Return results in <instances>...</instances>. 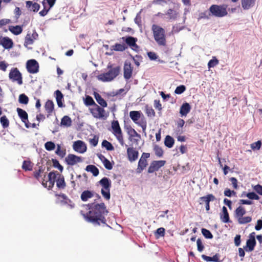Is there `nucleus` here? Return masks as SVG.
I'll list each match as a JSON object with an SVG mask.
<instances>
[{"label": "nucleus", "instance_id": "obj_1", "mask_svg": "<svg viewBox=\"0 0 262 262\" xmlns=\"http://www.w3.org/2000/svg\"><path fill=\"white\" fill-rule=\"evenodd\" d=\"M88 206L89 211L86 213H81L86 221L94 226L107 225L105 216L108 212L104 203L89 204Z\"/></svg>", "mask_w": 262, "mask_h": 262}, {"label": "nucleus", "instance_id": "obj_2", "mask_svg": "<svg viewBox=\"0 0 262 262\" xmlns=\"http://www.w3.org/2000/svg\"><path fill=\"white\" fill-rule=\"evenodd\" d=\"M151 31L156 43L159 46H166V36L165 30L157 24H153L151 26Z\"/></svg>", "mask_w": 262, "mask_h": 262}, {"label": "nucleus", "instance_id": "obj_3", "mask_svg": "<svg viewBox=\"0 0 262 262\" xmlns=\"http://www.w3.org/2000/svg\"><path fill=\"white\" fill-rule=\"evenodd\" d=\"M107 69H109L108 72L100 74L97 76L98 80L103 82L111 81L119 75L120 71L119 66L113 67L112 65H108Z\"/></svg>", "mask_w": 262, "mask_h": 262}, {"label": "nucleus", "instance_id": "obj_4", "mask_svg": "<svg viewBox=\"0 0 262 262\" xmlns=\"http://www.w3.org/2000/svg\"><path fill=\"white\" fill-rule=\"evenodd\" d=\"M129 117L134 123L142 127L143 132H145L147 127V121L140 111H130Z\"/></svg>", "mask_w": 262, "mask_h": 262}, {"label": "nucleus", "instance_id": "obj_5", "mask_svg": "<svg viewBox=\"0 0 262 262\" xmlns=\"http://www.w3.org/2000/svg\"><path fill=\"white\" fill-rule=\"evenodd\" d=\"M246 213V209L242 206H238L234 211V216L236 219L238 223L244 225L250 223L252 221V217L250 216H244Z\"/></svg>", "mask_w": 262, "mask_h": 262}, {"label": "nucleus", "instance_id": "obj_6", "mask_svg": "<svg viewBox=\"0 0 262 262\" xmlns=\"http://www.w3.org/2000/svg\"><path fill=\"white\" fill-rule=\"evenodd\" d=\"M228 5L226 4L217 5H212L209 8V11L212 16L217 17H223L228 14Z\"/></svg>", "mask_w": 262, "mask_h": 262}, {"label": "nucleus", "instance_id": "obj_7", "mask_svg": "<svg viewBox=\"0 0 262 262\" xmlns=\"http://www.w3.org/2000/svg\"><path fill=\"white\" fill-rule=\"evenodd\" d=\"M111 126L113 130V134L116 137L119 142L123 145L124 144L123 134L118 121L117 120L113 121L112 122Z\"/></svg>", "mask_w": 262, "mask_h": 262}, {"label": "nucleus", "instance_id": "obj_8", "mask_svg": "<svg viewBox=\"0 0 262 262\" xmlns=\"http://www.w3.org/2000/svg\"><path fill=\"white\" fill-rule=\"evenodd\" d=\"M56 171H51L48 174V181H45L44 179H42L41 184L45 188H48V189H51L55 184L56 179H57V173H56Z\"/></svg>", "mask_w": 262, "mask_h": 262}, {"label": "nucleus", "instance_id": "obj_9", "mask_svg": "<svg viewBox=\"0 0 262 262\" xmlns=\"http://www.w3.org/2000/svg\"><path fill=\"white\" fill-rule=\"evenodd\" d=\"M9 77L13 82H16L19 85L23 84L22 75L16 68L11 69L9 74Z\"/></svg>", "mask_w": 262, "mask_h": 262}, {"label": "nucleus", "instance_id": "obj_10", "mask_svg": "<svg viewBox=\"0 0 262 262\" xmlns=\"http://www.w3.org/2000/svg\"><path fill=\"white\" fill-rule=\"evenodd\" d=\"M90 111L95 118H103L106 117L105 111L104 108L99 106L97 104H95L94 106L90 108Z\"/></svg>", "mask_w": 262, "mask_h": 262}, {"label": "nucleus", "instance_id": "obj_11", "mask_svg": "<svg viewBox=\"0 0 262 262\" xmlns=\"http://www.w3.org/2000/svg\"><path fill=\"white\" fill-rule=\"evenodd\" d=\"M26 68L29 73L35 74L39 71L38 63L35 59H30L27 61Z\"/></svg>", "mask_w": 262, "mask_h": 262}, {"label": "nucleus", "instance_id": "obj_12", "mask_svg": "<svg viewBox=\"0 0 262 262\" xmlns=\"http://www.w3.org/2000/svg\"><path fill=\"white\" fill-rule=\"evenodd\" d=\"M216 200V198L212 194H208L205 196L200 198V204H202L204 203L205 204V208L206 211L210 210V202L214 201Z\"/></svg>", "mask_w": 262, "mask_h": 262}, {"label": "nucleus", "instance_id": "obj_13", "mask_svg": "<svg viewBox=\"0 0 262 262\" xmlns=\"http://www.w3.org/2000/svg\"><path fill=\"white\" fill-rule=\"evenodd\" d=\"M166 161L165 160L154 161H152L148 169V173H153L158 171L161 167H163Z\"/></svg>", "mask_w": 262, "mask_h": 262}, {"label": "nucleus", "instance_id": "obj_14", "mask_svg": "<svg viewBox=\"0 0 262 262\" xmlns=\"http://www.w3.org/2000/svg\"><path fill=\"white\" fill-rule=\"evenodd\" d=\"M0 45L5 49L9 50L13 48L14 43L9 37L0 35Z\"/></svg>", "mask_w": 262, "mask_h": 262}, {"label": "nucleus", "instance_id": "obj_15", "mask_svg": "<svg viewBox=\"0 0 262 262\" xmlns=\"http://www.w3.org/2000/svg\"><path fill=\"white\" fill-rule=\"evenodd\" d=\"M121 39L125 42V43L135 51H137L139 46L137 45L136 42L138 39L136 37L133 36L122 37Z\"/></svg>", "mask_w": 262, "mask_h": 262}, {"label": "nucleus", "instance_id": "obj_16", "mask_svg": "<svg viewBox=\"0 0 262 262\" xmlns=\"http://www.w3.org/2000/svg\"><path fill=\"white\" fill-rule=\"evenodd\" d=\"M38 37V34L35 31L28 32L25 37L24 46L27 47L33 43L35 40H36Z\"/></svg>", "mask_w": 262, "mask_h": 262}, {"label": "nucleus", "instance_id": "obj_17", "mask_svg": "<svg viewBox=\"0 0 262 262\" xmlns=\"http://www.w3.org/2000/svg\"><path fill=\"white\" fill-rule=\"evenodd\" d=\"M255 232H252L249 235V238L246 242V250L247 251H252L256 244V242L255 238Z\"/></svg>", "mask_w": 262, "mask_h": 262}, {"label": "nucleus", "instance_id": "obj_18", "mask_svg": "<svg viewBox=\"0 0 262 262\" xmlns=\"http://www.w3.org/2000/svg\"><path fill=\"white\" fill-rule=\"evenodd\" d=\"M65 161L68 165H74L78 163L81 162L82 160L80 157L73 154H69L66 158Z\"/></svg>", "mask_w": 262, "mask_h": 262}, {"label": "nucleus", "instance_id": "obj_19", "mask_svg": "<svg viewBox=\"0 0 262 262\" xmlns=\"http://www.w3.org/2000/svg\"><path fill=\"white\" fill-rule=\"evenodd\" d=\"M127 155L128 160L133 162L138 159L139 152L133 147H128L127 149Z\"/></svg>", "mask_w": 262, "mask_h": 262}, {"label": "nucleus", "instance_id": "obj_20", "mask_svg": "<svg viewBox=\"0 0 262 262\" xmlns=\"http://www.w3.org/2000/svg\"><path fill=\"white\" fill-rule=\"evenodd\" d=\"M73 149L80 153H83L86 150V146L83 141L78 140L74 143Z\"/></svg>", "mask_w": 262, "mask_h": 262}, {"label": "nucleus", "instance_id": "obj_21", "mask_svg": "<svg viewBox=\"0 0 262 262\" xmlns=\"http://www.w3.org/2000/svg\"><path fill=\"white\" fill-rule=\"evenodd\" d=\"M133 68L130 63H125L124 66V77L126 80L130 79L132 76Z\"/></svg>", "mask_w": 262, "mask_h": 262}, {"label": "nucleus", "instance_id": "obj_22", "mask_svg": "<svg viewBox=\"0 0 262 262\" xmlns=\"http://www.w3.org/2000/svg\"><path fill=\"white\" fill-rule=\"evenodd\" d=\"M220 219L221 221L224 223L231 222L230 220L229 214L227 209L225 206L222 208V211L220 214Z\"/></svg>", "mask_w": 262, "mask_h": 262}, {"label": "nucleus", "instance_id": "obj_23", "mask_svg": "<svg viewBox=\"0 0 262 262\" xmlns=\"http://www.w3.org/2000/svg\"><path fill=\"white\" fill-rule=\"evenodd\" d=\"M57 179L56 181V186L59 189H64L66 187V183L63 176L57 173Z\"/></svg>", "mask_w": 262, "mask_h": 262}, {"label": "nucleus", "instance_id": "obj_24", "mask_svg": "<svg viewBox=\"0 0 262 262\" xmlns=\"http://www.w3.org/2000/svg\"><path fill=\"white\" fill-rule=\"evenodd\" d=\"M191 106L187 103L185 102L183 103L180 109V114L181 116H186L190 111Z\"/></svg>", "mask_w": 262, "mask_h": 262}, {"label": "nucleus", "instance_id": "obj_25", "mask_svg": "<svg viewBox=\"0 0 262 262\" xmlns=\"http://www.w3.org/2000/svg\"><path fill=\"white\" fill-rule=\"evenodd\" d=\"M26 7L31 11L37 12L39 8L40 5L37 3H33L32 1H27L26 2Z\"/></svg>", "mask_w": 262, "mask_h": 262}, {"label": "nucleus", "instance_id": "obj_26", "mask_svg": "<svg viewBox=\"0 0 262 262\" xmlns=\"http://www.w3.org/2000/svg\"><path fill=\"white\" fill-rule=\"evenodd\" d=\"M95 192L90 190L83 191L80 195L81 200L83 202L87 201L89 199L92 198L94 196Z\"/></svg>", "mask_w": 262, "mask_h": 262}, {"label": "nucleus", "instance_id": "obj_27", "mask_svg": "<svg viewBox=\"0 0 262 262\" xmlns=\"http://www.w3.org/2000/svg\"><path fill=\"white\" fill-rule=\"evenodd\" d=\"M256 0H241L242 7L244 10H248L253 7Z\"/></svg>", "mask_w": 262, "mask_h": 262}, {"label": "nucleus", "instance_id": "obj_28", "mask_svg": "<svg viewBox=\"0 0 262 262\" xmlns=\"http://www.w3.org/2000/svg\"><path fill=\"white\" fill-rule=\"evenodd\" d=\"M165 15L167 16V18L168 20H176L177 19L178 15L179 12L176 10H174L172 9H169L166 12Z\"/></svg>", "mask_w": 262, "mask_h": 262}, {"label": "nucleus", "instance_id": "obj_29", "mask_svg": "<svg viewBox=\"0 0 262 262\" xmlns=\"http://www.w3.org/2000/svg\"><path fill=\"white\" fill-rule=\"evenodd\" d=\"M185 121L182 119L180 118L177 121L176 125L177 126V128L175 131V133L177 135L183 133L182 127H183Z\"/></svg>", "mask_w": 262, "mask_h": 262}, {"label": "nucleus", "instance_id": "obj_30", "mask_svg": "<svg viewBox=\"0 0 262 262\" xmlns=\"http://www.w3.org/2000/svg\"><path fill=\"white\" fill-rule=\"evenodd\" d=\"M16 111L22 122H25V121H27V120L28 119V115L25 111L20 108H17Z\"/></svg>", "mask_w": 262, "mask_h": 262}, {"label": "nucleus", "instance_id": "obj_31", "mask_svg": "<svg viewBox=\"0 0 262 262\" xmlns=\"http://www.w3.org/2000/svg\"><path fill=\"white\" fill-rule=\"evenodd\" d=\"M147 165V160H145L143 159H140L138 164V167L137 168V173H141L143 169L146 167Z\"/></svg>", "mask_w": 262, "mask_h": 262}, {"label": "nucleus", "instance_id": "obj_32", "mask_svg": "<svg viewBox=\"0 0 262 262\" xmlns=\"http://www.w3.org/2000/svg\"><path fill=\"white\" fill-rule=\"evenodd\" d=\"M94 97L97 102L100 104L102 107H106L107 106L106 101L98 93H95Z\"/></svg>", "mask_w": 262, "mask_h": 262}, {"label": "nucleus", "instance_id": "obj_33", "mask_svg": "<svg viewBox=\"0 0 262 262\" xmlns=\"http://www.w3.org/2000/svg\"><path fill=\"white\" fill-rule=\"evenodd\" d=\"M202 258L206 261L221 262L219 259V254H216L212 257L208 256L205 255H202Z\"/></svg>", "mask_w": 262, "mask_h": 262}, {"label": "nucleus", "instance_id": "obj_34", "mask_svg": "<svg viewBox=\"0 0 262 262\" xmlns=\"http://www.w3.org/2000/svg\"><path fill=\"white\" fill-rule=\"evenodd\" d=\"M99 183L103 187L102 189H110L111 187V182L109 179L106 177L103 178L99 181Z\"/></svg>", "mask_w": 262, "mask_h": 262}, {"label": "nucleus", "instance_id": "obj_35", "mask_svg": "<svg viewBox=\"0 0 262 262\" xmlns=\"http://www.w3.org/2000/svg\"><path fill=\"white\" fill-rule=\"evenodd\" d=\"M85 170L88 172H91L95 177L99 174V171L97 167L93 165H89L85 168Z\"/></svg>", "mask_w": 262, "mask_h": 262}, {"label": "nucleus", "instance_id": "obj_36", "mask_svg": "<svg viewBox=\"0 0 262 262\" xmlns=\"http://www.w3.org/2000/svg\"><path fill=\"white\" fill-rule=\"evenodd\" d=\"M54 103L52 100H48L45 103V108L46 112L50 115L54 110Z\"/></svg>", "mask_w": 262, "mask_h": 262}, {"label": "nucleus", "instance_id": "obj_37", "mask_svg": "<svg viewBox=\"0 0 262 262\" xmlns=\"http://www.w3.org/2000/svg\"><path fill=\"white\" fill-rule=\"evenodd\" d=\"M55 93L56 95V99L58 106L60 107H62L63 104L62 102V99L63 98V96L62 93L59 90H57L55 91Z\"/></svg>", "mask_w": 262, "mask_h": 262}, {"label": "nucleus", "instance_id": "obj_38", "mask_svg": "<svg viewBox=\"0 0 262 262\" xmlns=\"http://www.w3.org/2000/svg\"><path fill=\"white\" fill-rule=\"evenodd\" d=\"M127 48L124 44L115 43L112 46V49L116 51H124Z\"/></svg>", "mask_w": 262, "mask_h": 262}, {"label": "nucleus", "instance_id": "obj_39", "mask_svg": "<svg viewBox=\"0 0 262 262\" xmlns=\"http://www.w3.org/2000/svg\"><path fill=\"white\" fill-rule=\"evenodd\" d=\"M127 134L131 137H139L140 138V135L130 126H128L126 127Z\"/></svg>", "mask_w": 262, "mask_h": 262}, {"label": "nucleus", "instance_id": "obj_40", "mask_svg": "<svg viewBox=\"0 0 262 262\" xmlns=\"http://www.w3.org/2000/svg\"><path fill=\"white\" fill-rule=\"evenodd\" d=\"M61 125L66 127H69L72 125V120L68 116H64L61 120Z\"/></svg>", "mask_w": 262, "mask_h": 262}, {"label": "nucleus", "instance_id": "obj_41", "mask_svg": "<svg viewBox=\"0 0 262 262\" xmlns=\"http://www.w3.org/2000/svg\"><path fill=\"white\" fill-rule=\"evenodd\" d=\"M174 140L173 138L168 135L166 136L164 140V144L166 147L168 148L172 147L174 144Z\"/></svg>", "mask_w": 262, "mask_h": 262}, {"label": "nucleus", "instance_id": "obj_42", "mask_svg": "<svg viewBox=\"0 0 262 262\" xmlns=\"http://www.w3.org/2000/svg\"><path fill=\"white\" fill-rule=\"evenodd\" d=\"M9 30L14 35H17L22 32L23 29L20 26H16L10 28Z\"/></svg>", "mask_w": 262, "mask_h": 262}, {"label": "nucleus", "instance_id": "obj_43", "mask_svg": "<svg viewBox=\"0 0 262 262\" xmlns=\"http://www.w3.org/2000/svg\"><path fill=\"white\" fill-rule=\"evenodd\" d=\"M32 164L30 161L25 160L23 162L22 168L25 171H30L32 169Z\"/></svg>", "mask_w": 262, "mask_h": 262}, {"label": "nucleus", "instance_id": "obj_44", "mask_svg": "<svg viewBox=\"0 0 262 262\" xmlns=\"http://www.w3.org/2000/svg\"><path fill=\"white\" fill-rule=\"evenodd\" d=\"M145 112L147 116L149 117H154L156 115L155 112L151 106L148 105L145 106Z\"/></svg>", "mask_w": 262, "mask_h": 262}, {"label": "nucleus", "instance_id": "obj_45", "mask_svg": "<svg viewBox=\"0 0 262 262\" xmlns=\"http://www.w3.org/2000/svg\"><path fill=\"white\" fill-rule=\"evenodd\" d=\"M0 122L4 128H6L9 126V121L5 115L1 117Z\"/></svg>", "mask_w": 262, "mask_h": 262}, {"label": "nucleus", "instance_id": "obj_46", "mask_svg": "<svg viewBox=\"0 0 262 262\" xmlns=\"http://www.w3.org/2000/svg\"><path fill=\"white\" fill-rule=\"evenodd\" d=\"M18 101L21 104H27L29 102V98L25 94H21L19 96Z\"/></svg>", "mask_w": 262, "mask_h": 262}, {"label": "nucleus", "instance_id": "obj_47", "mask_svg": "<svg viewBox=\"0 0 262 262\" xmlns=\"http://www.w3.org/2000/svg\"><path fill=\"white\" fill-rule=\"evenodd\" d=\"M102 146L105 147L106 149L108 151H112L114 149V147L113 145L106 140L102 141Z\"/></svg>", "mask_w": 262, "mask_h": 262}, {"label": "nucleus", "instance_id": "obj_48", "mask_svg": "<svg viewBox=\"0 0 262 262\" xmlns=\"http://www.w3.org/2000/svg\"><path fill=\"white\" fill-rule=\"evenodd\" d=\"M55 154L60 157H61V158H62L65 156L66 154V149H61L60 145L57 144V149L55 151Z\"/></svg>", "mask_w": 262, "mask_h": 262}, {"label": "nucleus", "instance_id": "obj_49", "mask_svg": "<svg viewBox=\"0 0 262 262\" xmlns=\"http://www.w3.org/2000/svg\"><path fill=\"white\" fill-rule=\"evenodd\" d=\"M165 230L163 227L158 228L155 233V235L157 238L160 237H164L165 235Z\"/></svg>", "mask_w": 262, "mask_h": 262}, {"label": "nucleus", "instance_id": "obj_50", "mask_svg": "<svg viewBox=\"0 0 262 262\" xmlns=\"http://www.w3.org/2000/svg\"><path fill=\"white\" fill-rule=\"evenodd\" d=\"M84 104L86 106H94L96 104L93 98L90 96H86L84 99Z\"/></svg>", "mask_w": 262, "mask_h": 262}, {"label": "nucleus", "instance_id": "obj_51", "mask_svg": "<svg viewBox=\"0 0 262 262\" xmlns=\"http://www.w3.org/2000/svg\"><path fill=\"white\" fill-rule=\"evenodd\" d=\"M154 150L156 155L158 157H161L163 155V151L161 147L157 145H155L154 147Z\"/></svg>", "mask_w": 262, "mask_h": 262}, {"label": "nucleus", "instance_id": "obj_52", "mask_svg": "<svg viewBox=\"0 0 262 262\" xmlns=\"http://www.w3.org/2000/svg\"><path fill=\"white\" fill-rule=\"evenodd\" d=\"M42 4L43 6V9L39 12V14L41 16H45L48 14V12L50 10V8H47L46 3L45 1L42 2Z\"/></svg>", "mask_w": 262, "mask_h": 262}, {"label": "nucleus", "instance_id": "obj_53", "mask_svg": "<svg viewBox=\"0 0 262 262\" xmlns=\"http://www.w3.org/2000/svg\"><path fill=\"white\" fill-rule=\"evenodd\" d=\"M102 196L106 200H109L111 198L110 189H101V190Z\"/></svg>", "mask_w": 262, "mask_h": 262}, {"label": "nucleus", "instance_id": "obj_54", "mask_svg": "<svg viewBox=\"0 0 262 262\" xmlns=\"http://www.w3.org/2000/svg\"><path fill=\"white\" fill-rule=\"evenodd\" d=\"M45 147L46 150L51 151L55 148V144L52 141H48L45 143Z\"/></svg>", "mask_w": 262, "mask_h": 262}, {"label": "nucleus", "instance_id": "obj_55", "mask_svg": "<svg viewBox=\"0 0 262 262\" xmlns=\"http://www.w3.org/2000/svg\"><path fill=\"white\" fill-rule=\"evenodd\" d=\"M219 63V60H217L215 57H213L208 63V68H213L217 65Z\"/></svg>", "mask_w": 262, "mask_h": 262}, {"label": "nucleus", "instance_id": "obj_56", "mask_svg": "<svg viewBox=\"0 0 262 262\" xmlns=\"http://www.w3.org/2000/svg\"><path fill=\"white\" fill-rule=\"evenodd\" d=\"M202 233L206 238L211 239L213 238V235L211 232L206 229L202 228Z\"/></svg>", "mask_w": 262, "mask_h": 262}, {"label": "nucleus", "instance_id": "obj_57", "mask_svg": "<svg viewBox=\"0 0 262 262\" xmlns=\"http://www.w3.org/2000/svg\"><path fill=\"white\" fill-rule=\"evenodd\" d=\"M43 171V170L42 168L39 167V168L37 170H35L33 172V176L38 181H40V178L41 177V173H42Z\"/></svg>", "mask_w": 262, "mask_h": 262}, {"label": "nucleus", "instance_id": "obj_58", "mask_svg": "<svg viewBox=\"0 0 262 262\" xmlns=\"http://www.w3.org/2000/svg\"><path fill=\"white\" fill-rule=\"evenodd\" d=\"M261 145V142L259 140L257 142L252 143L250 146L251 148L253 150H259L260 148Z\"/></svg>", "mask_w": 262, "mask_h": 262}, {"label": "nucleus", "instance_id": "obj_59", "mask_svg": "<svg viewBox=\"0 0 262 262\" xmlns=\"http://www.w3.org/2000/svg\"><path fill=\"white\" fill-rule=\"evenodd\" d=\"M52 162L53 166L54 167L58 168L60 171V172L62 171L63 167L61 165H60V164L59 163V161L57 160L53 159Z\"/></svg>", "mask_w": 262, "mask_h": 262}, {"label": "nucleus", "instance_id": "obj_60", "mask_svg": "<svg viewBox=\"0 0 262 262\" xmlns=\"http://www.w3.org/2000/svg\"><path fill=\"white\" fill-rule=\"evenodd\" d=\"M186 90V87L184 85H181L176 88L174 93L176 94H181Z\"/></svg>", "mask_w": 262, "mask_h": 262}, {"label": "nucleus", "instance_id": "obj_61", "mask_svg": "<svg viewBox=\"0 0 262 262\" xmlns=\"http://www.w3.org/2000/svg\"><path fill=\"white\" fill-rule=\"evenodd\" d=\"M246 196L251 200H258L259 199V196L254 192H249L247 193Z\"/></svg>", "mask_w": 262, "mask_h": 262}, {"label": "nucleus", "instance_id": "obj_62", "mask_svg": "<svg viewBox=\"0 0 262 262\" xmlns=\"http://www.w3.org/2000/svg\"><path fill=\"white\" fill-rule=\"evenodd\" d=\"M197 249L199 252H202L204 249V246L202 243V242L200 238H198L196 240Z\"/></svg>", "mask_w": 262, "mask_h": 262}, {"label": "nucleus", "instance_id": "obj_63", "mask_svg": "<svg viewBox=\"0 0 262 262\" xmlns=\"http://www.w3.org/2000/svg\"><path fill=\"white\" fill-rule=\"evenodd\" d=\"M103 163L106 169L111 170L113 168V165L112 163L107 159L103 161Z\"/></svg>", "mask_w": 262, "mask_h": 262}, {"label": "nucleus", "instance_id": "obj_64", "mask_svg": "<svg viewBox=\"0 0 262 262\" xmlns=\"http://www.w3.org/2000/svg\"><path fill=\"white\" fill-rule=\"evenodd\" d=\"M253 189L259 194L262 195V186L257 184L253 187Z\"/></svg>", "mask_w": 262, "mask_h": 262}]
</instances>
